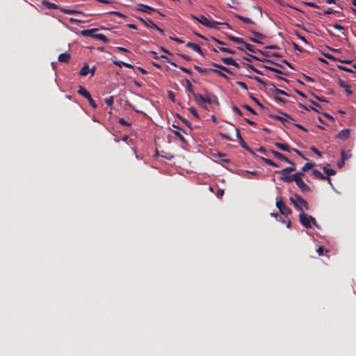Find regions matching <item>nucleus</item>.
Segmentation results:
<instances>
[{"instance_id":"1","label":"nucleus","mask_w":356,"mask_h":356,"mask_svg":"<svg viewBox=\"0 0 356 356\" xmlns=\"http://www.w3.org/2000/svg\"><path fill=\"white\" fill-rule=\"evenodd\" d=\"M289 200L297 210L301 211H302L303 209L306 211L309 210L308 203L299 195L296 194L294 197H291Z\"/></svg>"},{"instance_id":"2","label":"nucleus","mask_w":356,"mask_h":356,"mask_svg":"<svg viewBox=\"0 0 356 356\" xmlns=\"http://www.w3.org/2000/svg\"><path fill=\"white\" fill-rule=\"evenodd\" d=\"M190 17L194 20H196L199 22L200 24L204 25L206 27L208 28H213L216 29V26L219 24H222V23L214 21V20H209L204 15H200V17H196L193 15H190Z\"/></svg>"},{"instance_id":"3","label":"nucleus","mask_w":356,"mask_h":356,"mask_svg":"<svg viewBox=\"0 0 356 356\" xmlns=\"http://www.w3.org/2000/svg\"><path fill=\"white\" fill-rule=\"evenodd\" d=\"M276 207L279 209L280 212L284 216H287L291 213V209L284 204L280 196L277 199Z\"/></svg>"},{"instance_id":"4","label":"nucleus","mask_w":356,"mask_h":356,"mask_svg":"<svg viewBox=\"0 0 356 356\" xmlns=\"http://www.w3.org/2000/svg\"><path fill=\"white\" fill-rule=\"evenodd\" d=\"M274 145L275 147H277V148L280 149L282 151H285V152H290L291 151H294L296 152L300 156H301L302 158H303L304 159H307L306 157H305L303 156V154L299 151L297 149H295V148H292L289 145H287L286 143H278V142H276L274 143Z\"/></svg>"},{"instance_id":"5","label":"nucleus","mask_w":356,"mask_h":356,"mask_svg":"<svg viewBox=\"0 0 356 356\" xmlns=\"http://www.w3.org/2000/svg\"><path fill=\"white\" fill-rule=\"evenodd\" d=\"M60 10L63 13H65V14H69V15H81L83 17H89V16H92L93 14H91V13H89V14H86L81 10H74V9H67V8H59Z\"/></svg>"},{"instance_id":"6","label":"nucleus","mask_w":356,"mask_h":356,"mask_svg":"<svg viewBox=\"0 0 356 356\" xmlns=\"http://www.w3.org/2000/svg\"><path fill=\"white\" fill-rule=\"evenodd\" d=\"M299 220L300 223L306 228L312 227V225L310 224V221L309 220L308 216L303 211H302L299 215Z\"/></svg>"},{"instance_id":"7","label":"nucleus","mask_w":356,"mask_h":356,"mask_svg":"<svg viewBox=\"0 0 356 356\" xmlns=\"http://www.w3.org/2000/svg\"><path fill=\"white\" fill-rule=\"evenodd\" d=\"M270 153H272L275 157H276L277 159H280L281 161H285L286 163H289L291 165H294V163L293 161H291V160H289L286 156H285V155H284L283 154L279 152H277L275 150H273V149H270Z\"/></svg>"},{"instance_id":"8","label":"nucleus","mask_w":356,"mask_h":356,"mask_svg":"<svg viewBox=\"0 0 356 356\" xmlns=\"http://www.w3.org/2000/svg\"><path fill=\"white\" fill-rule=\"evenodd\" d=\"M136 10H139V11H142L143 13H148V14H149L152 12L156 10L155 8H154L152 7H150V6H149L147 5L143 4V3L137 4V6L136 7Z\"/></svg>"},{"instance_id":"9","label":"nucleus","mask_w":356,"mask_h":356,"mask_svg":"<svg viewBox=\"0 0 356 356\" xmlns=\"http://www.w3.org/2000/svg\"><path fill=\"white\" fill-rule=\"evenodd\" d=\"M250 32L255 36V38H252V37L249 38V40L253 42L260 43L259 40H263L266 38V36L261 33H259V32H257L254 31H251Z\"/></svg>"},{"instance_id":"10","label":"nucleus","mask_w":356,"mask_h":356,"mask_svg":"<svg viewBox=\"0 0 356 356\" xmlns=\"http://www.w3.org/2000/svg\"><path fill=\"white\" fill-rule=\"evenodd\" d=\"M193 96L194 99L197 102V103L202 107H204V104H205L206 97H204L201 94L193 92Z\"/></svg>"},{"instance_id":"11","label":"nucleus","mask_w":356,"mask_h":356,"mask_svg":"<svg viewBox=\"0 0 356 356\" xmlns=\"http://www.w3.org/2000/svg\"><path fill=\"white\" fill-rule=\"evenodd\" d=\"M298 188L304 193L311 191L310 187L307 185L302 179L295 181Z\"/></svg>"},{"instance_id":"12","label":"nucleus","mask_w":356,"mask_h":356,"mask_svg":"<svg viewBox=\"0 0 356 356\" xmlns=\"http://www.w3.org/2000/svg\"><path fill=\"white\" fill-rule=\"evenodd\" d=\"M350 134V130L349 129H344L341 130L338 133L337 138L342 140H345L349 138Z\"/></svg>"},{"instance_id":"13","label":"nucleus","mask_w":356,"mask_h":356,"mask_svg":"<svg viewBox=\"0 0 356 356\" xmlns=\"http://www.w3.org/2000/svg\"><path fill=\"white\" fill-rule=\"evenodd\" d=\"M205 100H206L205 103H208L209 104H219L218 97L216 95L211 94V93H207Z\"/></svg>"},{"instance_id":"14","label":"nucleus","mask_w":356,"mask_h":356,"mask_svg":"<svg viewBox=\"0 0 356 356\" xmlns=\"http://www.w3.org/2000/svg\"><path fill=\"white\" fill-rule=\"evenodd\" d=\"M221 60L225 64V65H233L236 68H239L240 65L239 64L236 62L235 60H234L232 57H227V58H222Z\"/></svg>"},{"instance_id":"15","label":"nucleus","mask_w":356,"mask_h":356,"mask_svg":"<svg viewBox=\"0 0 356 356\" xmlns=\"http://www.w3.org/2000/svg\"><path fill=\"white\" fill-rule=\"evenodd\" d=\"M186 46L188 48H191L194 51L198 53L200 55L203 54L200 47L194 42H188V43H186Z\"/></svg>"},{"instance_id":"16","label":"nucleus","mask_w":356,"mask_h":356,"mask_svg":"<svg viewBox=\"0 0 356 356\" xmlns=\"http://www.w3.org/2000/svg\"><path fill=\"white\" fill-rule=\"evenodd\" d=\"M98 29H88V30H83L81 31V33L82 35L83 36H86V37H91V38H95V32L97 31Z\"/></svg>"},{"instance_id":"17","label":"nucleus","mask_w":356,"mask_h":356,"mask_svg":"<svg viewBox=\"0 0 356 356\" xmlns=\"http://www.w3.org/2000/svg\"><path fill=\"white\" fill-rule=\"evenodd\" d=\"M296 170V167H295V165H292V166H290V167H286L282 170H277L275 171L276 173L277 174H280V175H284V174H288V173H290L291 172H293Z\"/></svg>"},{"instance_id":"18","label":"nucleus","mask_w":356,"mask_h":356,"mask_svg":"<svg viewBox=\"0 0 356 356\" xmlns=\"http://www.w3.org/2000/svg\"><path fill=\"white\" fill-rule=\"evenodd\" d=\"M58 59L61 63H67L70 61V54H67V53H63L58 56Z\"/></svg>"},{"instance_id":"19","label":"nucleus","mask_w":356,"mask_h":356,"mask_svg":"<svg viewBox=\"0 0 356 356\" xmlns=\"http://www.w3.org/2000/svg\"><path fill=\"white\" fill-rule=\"evenodd\" d=\"M77 92L86 99H88V97H90L91 96L90 92L83 86H79Z\"/></svg>"},{"instance_id":"20","label":"nucleus","mask_w":356,"mask_h":356,"mask_svg":"<svg viewBox=\"0 0 356 356\" xmlns=\"http://www.w3.org/2000/svg\"><path fill=\"white\" fill-rule=\"evenodd\" d=\"M243 44H244V45H245V49L248 50V51H250V52L256 53V52H257V51H258V52H259V53H261V54H264V52H263V51H260V50L257 49L254 45H252V44H249V43H247V42H245V43H243Z\"/></svg>"},{"instance_id":"21","label":"nucleus","mask_w":356,"mask_h":356,"mask_svg":"<svg viewBox=\"0 0 356 356\" xmlns=\"http://www.w3.org/2000/svg\"><path fill=\"white\" fill-rule=\"evenodd\" d=\"M325 56L330 59V60H335V61H338V62H340L341 63H347V64H350L352 63V60H342V59H340V58H336L334 57V56L332 55H330V54H327L325 55Z\"/></svg>"},{"instance_id":"22","label":"nucleus","mask_w":356,"mask_h":356,"mask_svg":"<svg viewBox=\"0 0 356 356\" xmlns=\"http://www.w3.org/2000/svg\"><path fill=\"white\" fill-rule=\"evenodd\" d=\"M227 38L230 41L238 43V44H243V43H245V41L241 38H237V37H235V36H233V35H229V34L227 35Z\"/></svg>"},{"instance_id":"23","label":"nucleus","mask_w":356,"mask_h":356,"mask_svg":"<svg viewBox=\"0 0 356 356\" xmlns=\"http://www.w3.org/2000/svg\"><path fill=\"white\" fill-rule=\"evenodd\" d=\"M282 114L284 115V117L276 115V116L274 117V118L277 120H279V121H280L283 124H284L286 122H289L288 119L292 120V118L291 117H289V115H287L286 113H282Z\"/></svg>"},{"instance_id":"24","label":"nucleus","mask_w":356,"mask_h":356,"mask_svg":"<svg viewBox=\"0 0 356 356\" xmlns=\"http://www.w3.org/2000/svg\"><path fill=\"white\" fill-rule=\"evenodd\" d=\"M42 4L49 9H57L58 6L56 3L48 1L47 0H42Z\"/></svg>"},{"instance_id":"25","label":"nucleus","mask_w":356,"mask_h":356,"mask_svg":"<svg viewBox=\"0 0 356 356\" xmlns=\"http://www.w3.org/2000/svg\"><path fill=\"white\" fill-rule=\"evenodd\" d=\"M234 17L236 18L241 20L243 22H244L245 24H254V22L250 18L245 17H243V16H241V15H239L237 14H235Z\"/></svg>"},{"instance_id":"26","label":"nucleus","mask_w":356,"mask_h":356,"mask_svg":"<svg viewBox=\"0 0 356 356\" xmlns=\"http://www.w3.org/2000/svg\"><path fill=\"white\" fill-rule=\"evenodd\" d=\"M212 65L218 69H220V70L222 71H224V72H226L228 74H232L233 72H232V70L227 67H225L223 65H218V64H216V63H212Z\"/></svg>"},{"instance_id":"27","label":"nucleus","mask_w":356,"mask_h":356,"mask_svg":"<svg viewBox=\"0 0 356 356\" xmlns=\"http://www.w3.org/2000/svg\"><path fill=\"white\" fill-rule=\"evenodd\" d=\"M241 146L245 149V150L248 151L250 154L254 155V151L246 144V143L243 140V138H241V140H239Z\"/></svg>"},{"instance_id":"28","label":"nucleus","mask_w":356,"mask_h":356,"mask_svg":"<svg viewBox=\"0 0 356 356\" xmlns=\"http://www.w3.org/2000/svg\"><path fill=\"white\" fill-rule=\"evenodd\" d=\"M312 175H314V177H315L316 178H318L321 180L325 179V176L323 175L318 170H316V169L313 170Z\"/></svg>"},{"instance_id":"29","label":"nucleus","mask_w":356,"mask_h":356,"mask_svg":"<svg viewBox=\"0 0 356 356\" xmlns=\"http://www.w3.org/2000/svg\"><path fill=\"white\" fill-rule=\"evenodd\" d=\"M339 86L346 90V92H347V94L348 95H350L353 93L352 90H350L349 88V86L348 84H346L345 81L340 80Z\"/></svg>"},{"instance_id":"30","label":"nucleus","mask_w":356,"mask_h":356,"mask_svg":"<svg viewBox=\"0 0 356 356\" xmlns=\"http://www.w3.org/2000/svg\"><path fill=\"white\" fill-rule=\"evenodd\" d=\"M280 179L285 183H291L293 181L291 175H289L288 174L281 175Z\"/></svg>"},{"instance_id":"31","label":"nucleus","mask_w":356,"mask_h":356,"mask_svg":"<svg viewBox=\"0 0 356 356\" xmlns=\"http://www.w3.org/2000/svg\"><path fill=\"white\" fill-rule=\"evenodd\" d=\"M89 73V66L85 64L79 72V74L82 76H86Z\"/></svg>"},{"instance_id":"32","label":"nucleus","mask_w":356,"mask_h":356,"mask_svg":"<svg viewBox=\"0 0 356 356\" xmlns=\"http://www.w3.org/2000/svg\"><path fill=\"white\" fill-rule=\"evenodd\" d=\"M323 172L327 175V177L334 175L336 174V171L332 168H328L327 166H324L323 168Z\"/></svg>"},{"instance_id":"33","label":"nucleus","mask_w":356,"mask_h":356,"mask_svg":"<svg viewBox=\"0 0 356 356\" xmlns=\"http://www.w3.org/2000/svg\"><path fill=\"white\" fill-rule=\"evenodd\" d=\"M94 38L99 39L106 43L108 42V38L102 33H96Z\"/></svg>"},{"instance_id":"34","label":"nucleus","mask_w":356,"mask_h":356,"mask_svg":"<svg viewBox=\"0 0 356 356\" xmlns=\"http://www.w3.org/2000/svg\"><path fill=\"white\" fill-rule=\"evenodd\" d=\"M210 70L213 71V72L216 73L218 76H220V77H222L227 80L229 79V77L225 74L223 73L222 71L220 70H218L217 69H210Z\"/></svg>"},{"instance_id":"35","label":"nucleus","mask_w":356,"mask_h":356,"mask_svg":"<svg viewBox=\"0 0 356 356\" xmlns=\"http://www.w3.org/2000/svg\"><path fill=\"white\" fill-rule=\"evenodd\" d=\"M271 86H273L274 88V92L275 94H279V95H286V96H289V94L286 93L285 91L282 90H280V89H278L275 84L272 83Z\"/></svg>"},{"instance_id":"36","label":"nucleus","mask_w":356,"mask_h":356,"mask_svg":"<svg viewBox=\"0 0 356 356\" xmlns=\"http://www.w3.org/2000/svg\"><path fill=\"white\" fill-rule=\"evenodd\" d=\"M159 58H161L165 62L170 63L172 66L177 67V65L175 62L170 60V59L166 56L161 55L159 56Z\"/></svg>"},{"instance_id":"37","label":"nucleus","mask_w":356,"mask_h":356,"mask_svg":"<svg viewBox=\"0 0 356 356\" xmlns=\"http://www.w3.org/2000/svg\"><path fill=\"white\" fill-rule=\"evenodd\" d=\"M314 163H306L302 168V170L306 172L314 166Z\"/></svg>"},{"instance_id":"38","label":"nucleus","mask_w":356,"mask_h":356,"mask_svg":"<svg viewBox=\"0 0 356 356\" xmlns=\"http://www.w3.org/2000/svg\"><path fill=\"white\" fill-rule=\"evenodd\" d=\"M302 172H297L293 175H291V177L294 181H297L299 179H302V177L303 176Z\"/></svg>"},{"instance_id":"39","label":"nucleus","mask_w":356,"mask_h":356,"mask_svg":"<svg viewBox=\"0 0 356 356\" xmlns=\"http://www.w3.org/2000/svg\"><path fill=\"white\" fill-rule=\"evenodd\" d=\"M194 69L196 70L201 74H205L208 72V70L206 68H202L197 65H194Z\"/></svg>"},{"instance_id":"40","label":"nucleus","mask_w":356,"mask_h":356,"mask_svg":"<svg viewBox=\"0 0 356 356\" xmlns=\"http://www.w3.org/2000/svg\"><path fill=\"white\" fill-rule=\"evenodd\" d=\"M138 19L147 27L151 28V22H153L150 19H147V20L143 19L141 17H138Z\"/></svg>"},{"instance_id":"41","label":"nucleus","mask_w":356,"mask_h":356,"mask_svg":"<svg viewBox=\"0 0 356 356\" xmlns=\"http://www.w3.org/2000/svg\"><path fill=\"white\" fill-rule=\"evenodd\" d=\"M264 67L270 70V71H272L273 72H275V73H277V74H282V71H280V70L277 69V68H275V67H270V66H268V65H264Z\"/></svg>"},{"instance_id":"42","label":"nucleus","mask_w":356,"mask_h":356,"mask_svg":"<svg viewBox=\"0 0 356 356\" xmlns=\"http://www.w3.org/2000/svg\"><path fill=\"white\" fill-rule=\"evenodd\" d=\"M180 130H176V131H174V134L177 137L179 138V139L181 141V142H185V138L184 137L182 136V134L179 132Z\"/></svg>"},{"instance_id":"43","label":"nucleus","mask_w":356,"mask_h":356,"mask_svg":"<svg viewBox=\"0 0 356 356\" xmlns=\"http://www.w3.org/2000/svg\"><path fill=\"white\" fill-rule=\"evenodd\" d=\"M219 49L222 51V52L228 53L230 54H234L235 51L232 50L231 49L227 48V47H219Z\"/></svg>"},{"instance_id":"44","label":"nucleus","mask_w":356,"mask_h":356,"mask_svg":"<svg viewBox=\"0 0 356 356\" xmlns=\"http://www.w3.org/2000/svg\"><path fill=\"white\" fill-rule=\"evenodd\" d=\"M219 135L220 136V137L223 139H225L227 140H233V139L230 137L229 135H228L226 133H223V132H220L219 133Z\"/></svg>"},{"instance_id":"45","label":"nucleus","mask_w":356,"mask_h":356,"mask_svg":"<svg viewBox=\"0 0 356 356\" xmlns=\"http://www.w3.org/2000/svg\"><path fill=\"white\" fill-rule=\"evenodd\" d=\"M114 102V97L113 96L109 97L108 98L105 99V103L108 106H111L113 105Z\"/></svg>"},{"instance_id":"46","label":"nucleus","mask_w":356,"mask_h":356,"mask_svg":"<svg viewBox=\"0 0 356 356\" xmlns=\"http://www.w3.org/2000/svg\"><path fill=\"white\" fill-rule=\"evenodd\" d=\"M151 29H154L159 31L161 34L164 33V31L163 29H160L156 24H155L154 22H151Z\"/></svg>"},{"instance_id":"47","label":"nucleus","mask_w":356,"mask_h":356,"mask_svg":"<svg viewBox=\"0 0 356 356\" xmlns=\"http://www.w3.org/2000/svg\"><path fill=\"white\" fill-rule=\"evenodd\" d=\"M229 125L236 131V137L241 140V138H242L241 135L239 132V130L238 128H236L234 124H229Z\"/></svg>"},{"instance_id":"48","label":"nucleus","mask_w":356,"mask_h":356,"mask_svg":"<svg viewBox=\"0 0 356 356\" xmlns=\"http://www.w3.org/2000/svg\"><path fill=\"white\" fill-rule=\"evenodd\" d=\"M87 99L88 100L89 104H90L91 107H92L93 108H97V105L95 103V102L93 100V99L92 98L91 96L90 97H88Z\"/></svg>"},{"instance_id":"49","label":"nucleus","mask_w":356,"mask_h":356,"mask_svg":"<svg viewBox=\"0 0 356 356\" xmlns=\"http://www.w3.org/2000/svg\"><path fill=\"white\" fill-rule=\"evenodd\" d=\"M189 111L195 118L199 119V115L195 108H194L193 107H191L189 108Z\"/></svg>"},{"instance_id":"50","label":"nucleus","mask_w":356,"mask_h":356,"mask_svg":"<svg viewBox=\"0 0 356 356\" xmlns=\"http://www.w3.org/2000/svg\"><path fill=\"white\" fill-rule=\"evenodd\" d=\"M339 69H340L341 70H343V71H345V72H351V73H353L354 71L346 66H343V65H339L338 66Z\"/></svg>"},{"instance_id":"51","label":"nucleus","mask_w":356,"mask_h":356,"mask_svg":"<svg viewBox=\"0 0 356 356\" xmlns=\"http://www.w3.org/2000/svg\"><path fill=\"white\" fill-rule=\"evenodd\" d=\"M236 85H238L239 87H241L242 89L247 90H248V86L242 82V81H236Z\"/></svg>"},{"instance_id":"52","label":"nucleus","mask_w":356,"mask_h":356,"mask_svg":"<svg viewBox=\"0 0 356 356\" xmlns=\"http://www.w3.org/2000/svg\"><path fill=\"white\" fill-rule=\"evenodd\" d=\"M109 15H117V16H119L120 17H125V15H123L122 13L118 12V11H110L108 13Z\"/></svg>"},{"instance_id":"53","label":"nucleus","mask_w":356,"mask_h":356,"mask_svg":"<svg viewBox=\"0 0 356 356\" xmlns=\"http://www.w3.org/2000/svg\"><path fill=\"white\" fill-rule=\"evenodd\" d=\"M232 111L240 116L243 115L241 111L236 106H232Z\"/></svg>"},{"instance_id":"54","label":"nucleus","mask_w":356,"mask_h":356,"mask_svg":"<svg viewBox=\"0 0 356 356\" xmlns=\"http://www.w3.org/2000/svg\"><path fill=\"white\" fill-rule=\"evenodd\" d=\"M263 54L266 56L282 57V55L277 53H264Z\"/></svg>"},{"instance_id":"55","label":"nucleus","mask_w":356,"mask_h":356,"mask_svg":"<svg viewBox=\"0 0 356 356\" xmlns=\"http://www.w3.org/2000/svg\"><path fill=\"white\" fill-rule=\"evenodd\" d=\"M261 160L267 165H271L273 163V161L270 159H267L265 157H261Z\"/></svg>"},{"instance_id":"56","label":"nucleus","mask_w":356,"mask_h":356,"mask_svg":"<svg viewBox=\"0 0 356 356\" xmlns=\"http://www.w3.org/2000/svg\"><path fill=\"white\" fill-rule=\"evenodd\" d=\"M243 108H245L246 110H248V111H250L251 113L252 114H256V112L254 111V109H252V107H250V106L247 105V104H243L242 106Z\"/></svg>"},{"instance_id":"57","label":"nucleus","mask_w":356,"mask_h":356,"mask_svg":"<svg viewBox=\"0 0 356 356\" xmlns=\"http://www.w3.org/2000/svg\"><path fill=\"white\" fill-rule=\"evenodd\" d=\"M261 60L262 62H266V63H272V64L275 65H277V66L282 67V65H281L280 64H279V63H276V62H274V61H273V60H269V59H266V58H265V59H264V60Z\"/></svg>"},{"instance_id":"58","label":"nucleus","mask_w":356,"mask_h":356,"mask_svg":"<svg viewBox=\"0 0 356 356\" xmlns=\"http://www.w3.org/2000/svg\"><path fill=\"white\" fill-rule=\"evenodd\" d=\"M186 90H187V91L190 92L192 95H193V92H194L193 90V86L189 81H187Z\"/></svg>"},{"instance_id":"59","label":"nucleus","mask_w":356,"mask_h":356,"mask_svg":"<svg viewBox=\"0 0 356 356\" xmlns=\"http://www.w3.org/2000/svg\"><path fill=\"white\" fill-rule=\"evenodd\" d=\"M335 13V10H334L331 8H328L326 10L323 11L324 15H330L334 14Z\"/></svg>"},{"instance_id":"60","label":"nucleus","mask_w":356,"mask_h":356,"mask_svg":"<svg viewBox=\"0 0 356 356\" xmlns=\"http://www.w3.org/2000/svg\"><path fill=\"white\" fill-rule=\"evenodd\" d=\"M177 117L186 125L188 126V127H190V123L188 122L187 120H186L185 118H182L180 115H177Z\"/></svg>"},{"instance_id":"61","label":"nucleus","mask_w":356,"mask_h":356,"mask_svg":"<svg viewBox=\"0 0 356 356\" xmlns=\"http://www.w3.org/2000/svg\"><path fill=\"white\" fill-rule=\"evenodd\" d=\"M115 50L120 52H129V50L127 49L121 47H115Z\"/></svg>"},{"instance_id":"62","label":"nucleus","mask_w":356,"mask_h":356,"mask_svg":"<svg viewBox=\"0 0 356 356\" xmlns=\"http://www.w3.org/2000/svg\"><path fill=\"white\" fill-rule=\"evenodd\" d=\"M249 68H250L251 70H252L254 72H255L256 73L259 74H261V72L258 70L257 69H256L253 65H250V64H246Z\"/></svg>"},{"instance_id":"63","label":"nucleus","mask_w":356,"mask_h":356,"mask_svg":"<svg viewBox=\"0 0 356 356\" xmlns=\"http://www.w3.org/2000/svg\"><path fill=\"white\" fill-rule=\"evenodd\" d=\"M325 249L323 246H319L316 251L318 252V254L321 256V255H323V252H324Z\"/></svg>"},{"instance_id":"64","label":"nucleus","mask_w":356,"mask_h":356,"mask_svg":"<svg viewBox=\"0 0 356 356\" xmlns=\"http://www.w3.org/2000/svg\"><path fill=\"white\" fill-rule=\"evenodd\" d=\"M119 123L122 125H124V126H129V124L123 118H120L119 120Z\"/></svg>"}]
</instances>
